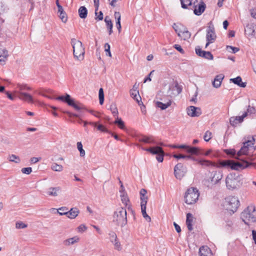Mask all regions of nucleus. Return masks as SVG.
<instances>
[{"label": "nucleus", "mask_w": 256, "mask_h": 256, "mask_svg": "<svg viewBox=\"0 0 256 256\" xmlns=\"http://www.w3.org/2000/svg\"><path fill=\"white\" fill-rule=\"evenodd\" d=\"M198 94V92L196 90L194 95L193 96L192 98L190 100V101L192 102H194V104H196L197 102V96Z\"/></svg>", "instance_id": "62"}, {"label": "nucleus", "mask_w": 256, "mask_h": 256, "mask_svg": "<svg viewBox=\"0 0 256 256\" xmlns=\"http://www.w3.org/2000/svg\"><path fill=\"white\" fill-rule=\"evenodd\" d=\"M250 145H243L240 150L237 152L236 158L240 159L238 157L242 155L247 154L248 150V146Z\"/></svg>", "instance_id": "27"}, {"label": "nucleus", "mask_w": 256, "mask_h": 256, "mask_svg": "<svg viewBox=\"0 0 256 256\" xmlns=\"http://www.w3.org/2000/svg\"><path fill=\"white\" fill-rule=\"evenodd\" d=\"M110 111L112 112V114H113L115 118L118 116V110L116 104H112L110 106Z\"/></svg>", "instance_id": "41"}, {"label": "nucleus", "mask_w": 256, "mask_h": 256, "mask_svg": "<svg viewBox=\"0 0 256 256\" xmlns=\"http://www.w3.org/2000/svg\"><path fill=\"white\" fill-rule=\"evenodd\" d=\"M172 27L175 32L177 33L178 36H181V32H182V28H185V27L182 25H178L176 24H173Z\"/></svg>", "instance_id": "34"}, {"label": "nucleus", "mask_w": 256, "mask_h": 256, "mask_svg": "<svg viewBox=\"0 0 256 256\" xmlns=\"http://www.w3.org/2000/svg\"><path fill=\"white\" fill-rule=\"evenodd\" d=\"M186 112L188 116L191 117H198L202 114L200 108L194 106H190L186 108Z\"/></svg>", "instance_id": "14"}, {"label": "nucleus", "mask_w": 256, "mask_h": 256, "mask_svg": "<svg viewBox=\"0 0 256 256\" xmlns=\"http://www.w3.org/2000/svg\"><path fill=\"white\" fill-rule=\"evenodd\" d=\"M9 160L10 162H14L16 163H19L20 162V158L19 157L14 154H12L9 156Z\"/></svg>", "instance_id": "49"}, {"label": "nucleus", "mask_w": 256, "mask_h": 256, "mask_svg": "<svg viewBox=\"0 0 256 256\" xmlns=\"http://www.w3.org/2000/svg\"><path fill=\"white\" fill-rule=\"evenodd\" d=\"M210 248L206 246H202L199 249L200 256H209Z\"/></svg>", "instance_id": "29"}, {"label": "nucleus", "mask_w": 256, "mask_h": 256, "mask_svg": "<svg viewBox=\"0 0 256 256\" xmlns=\"http://www.w3.org/2000/svg\"><path fill=\"white\" fill-rule=\"evenodd\" d=\"M61 188L60 186L50 187L47 189L46 194L49 196H57Z\"/></svg>", "instance_id": "21"}, {"label": "nucleus", "mask_w": 256, "mask_h": 256, "mask_svg": "<svg viewBox=\"0 0 256 256\" xmlns=\"http://www.w3.org/2000/svg\"><path fill=\"white\" fill-rule=\"evenodd\" d=\"M220 164L222 167L230 168L234 170H240L248 167L252 164L246 161L234 162L231 160H224L220 162Z\"/></svg>", "instance_id": "6"}, {"label": "nucleus", "mask_w": 256, "mask_h": 256, "mask_svg": "<svg viewBox=\"0 0 256 256\" xmlns=\"http://www.w3.org/2000/svg\"><path fill=\"white\" fill-rule=\"evenodd\" d=\"M230 81L241 88H245L246 86V83L242 82V79L240 76H238L236 78H231Z\"/></svg>", "instance_id": "28"}, {"label": "nucleus", "mask_w": 256, "mask_h": 256, "mask_svg": "<svg viewBox=\"0 0 256 256\" xmlns=\"http://www.w3.org/2000/svg\"><path fill=\"white\" fill-rule=\"evenodd\" d=\"M57 210V212L60 214V212H68V208L66 206L61 207L59 208Z\"/></svg>", "instance_id": "61"}, {"label": "nucleus", "mask_w": 256, "mask_h": 256, "mask_svg": "<svg viewBox=\"0 0 256 256\" xmlns=\"http://www.w3.org/2000/svg\"><path fill=\"white\" fill-rule=\"evenodd\" d=\"M174 148L184 149L186 152L190 154V155L182 154H174L173 156L177 159L188 158L195 160V158L192 155L198 156L203 154L201 149L198 147L192 146L190 145H178V146L174 145Z\"/></svg>", "instance_id": "1"}, {"label": "nucleus", "mask_w": 256, "mask_h": 256, "mask_svg": "<svg viewBox=\"0 0 256 256\" xmlns=\"http://www.w3.org/2000/svg\"><path fill=\"white\" fill-rule=\"evenodd\" d=\"M255 28H256V25H248L246 26V29L245 30V31L247 32L249 35L254 36L255 34Z\"/></svg>", "instance_id": "33"}, {"label": "nucleus", "mask_w": 256, "mask_h": 256, "mask_svg": "<svg viewBox=\"0 0 256 256\" xmlns=\"http://www.w3.org/2000/svg\"><path fill=\"white\" fill-rule=\"evenodd\" d=\"M240 218L245 224L249 225L250 222H256V210L254 206H248L240 214Z\"/></svg>", "instance_id": "2"}, {"label": "nucleus", "mask_w": 256, "mask_h": 256, "mask_svg": "<svg viewBox=\"0 0 256 256\" xmlns=\"http://www.w3.org/2000/svg\"><path fill=\"white\" fill-rule=\"evenodd\" d=\"M216 34L215 33L214 26H208L206 30V38L207 42L206 44V48L210 44L213 43L216 38Z\"/></svg>", "instance_id": "12"}, {"label": "nucleus", "mask_w": 256, "mask_h": 256, "mask_svg": "<svg viewBox=\"0 0 256 256\" xmlns=\"http://www.w3.org/2000/svg\"><path fill=\"white\" fill-rule=\"evenodd\" d=\"M182 92V88L178 85V83L174 84L170 86L169 90L168 93V94L172 96H176L180 94Z\"/></svg>", "instance_id": "17"}, {"label": "nucleus", "mask_w": 256, "mask_h": 256, "mask_svg": "<svg viewBox=\"0 0 256 256\" xmlns=\"http://www.w3.org/2000/svg\"><path fill=\"white\" fill-rule=\"evenodd\" d=\"M112 221L116 226H125L128 222L126 210L122 207L118 208L113 214Z\"/></svg>", "instance_id": "3"}, {"label": "nucleus", "mask_w": 256, "mask_h": 256, "mask_svg": "<svg viewBox=\"0 0 256 256\" xmlns=\"http://www.w3.org/2000/svg\"><path fill=\"white\" fill-rule=\"evenodd\" d=\"M130 94L132 98L137 102L139 106H141V104H142V98L139 94L138 90H130Z\"/></svg>", "instance_id": "22"}, {"label": "nucleus", "mask_w": 256, "mask_h": 256, "mask_svg": "<svg viewBox=\"0 0 256 256\" xmlns=\"http://www.w3.org/2000/svg\"><path fill=\"white\" fill-rule=\"evenodd\" d=\"M146 206L141 207L142 213L143 217L146 219V220H147L148 222H150L151 218L146 214Z\"/></svg>", "instance_id": "42"}, {"label": "nucleus", "mask_w": 256, "mask_h": 256, "mask_svg": "<svg viewBox=\"0 0 256 256\" xmlns=\"http://www.w3.org/2000/svg\"><path fill=\"white\" fill-rule=\"evenodd\" d=\"M104 48H105V51L108 53V55L111 57L112 56V54H111V53H110V44H108V43H106L104 44Z\"/></svg>", "instance_id": "57"}, {"label": "nucleus", "mask_w": 256, "mask_h": 256, "mask_svg": "<svg viewBox=\"0 0 256 256\" xmlns=\"http://www.w3.org/2000/svg\"><path fill=\"white\" fill-rule=\"evenodd\" d=\"M137 140L140 142L154 144H163L158 142L152 136H140L137 137Z\"/></svg>", "instance_id": "13"}, {"label": "nucleus", "mask_w": 256, "mask_h": 256, "mask_svg": "<svg viewBox=\"0 0 256 256\" xmlns=\"http://www.w3.org/2000/svg\"><path fill=\"white\" fill-rule=\"evenodd\" d=\"M222 178V175L220 172H216L212 178V182L214 184L217 183Z\"/></svg>", "instance_id": "39"}, {"label": "nucleus", "mask_w": 256, "mask_h": 256, "mask_svg": "<svg viewBox=\"0 0 256 256\" xmlns=\"http://www.w3.org/2000/svg\"><path fill=\"white\" fill-rule=\"evenodd\" d=\"M224 152L228 154L234 156L236 158V151L234 149H226L224 150Z\"/></svg>", "instance_id": "50"}, {"label": "nucleus", "mask_w": 256, "mask_h": 256, "mask_svg": "<svg viewBox=\"0 0 256 256\" xmlns=\"http://www.w3.org/2000/svg\"><path fill=\"white\" fill-rule=\"evenodd\" d=\"M27 227V225L22 222H18L16 224V228L18 229L24 228Z\"/></svg>", "instance_id": "52"}, {"label": "nucleus", "mask_w": 256, "mask_h": 256, "mask_svg": "<svg viewBox=\"0 0 256 256\" xmlns=\"http://www.w3.org/2000/svg\"><path fill=\"white\" fill-rule=\"evenodd\" d=\"M121 200L122 202L125 205L128 204V202H129L128 197L127 196L126 194H120Z\"/></svg>", "instance_id": "53"}, {"label": "nucleus", "mask_w": 256, "mask_h": 256, "mask_svg": "<svg viewBox=\"0 0 256 256\" xmlns=\"http://www.w3.org/2000/svg\"><path fill=\"white\" fill-rule=\"evenodd\" d=\"M56 100L64 101L68 104V100H70L71 98L69 94H66V96H62L57 97Z\"/></svg>", "instance_id": "45"}, {"label": "nucleus", "mask_w": 256, "mask_h": 256, "mask_svg": "<svg viewBox=\"0 0 256 256\" xmlns=\"http://www.w3.org/2000/svg\"><path fill=\"white\" fill-rule=\"evenodd\" d=\"M226 184L228 190H233L240 188L242 182L240 175L230 174L226 178Z\"/></svg>", "instance_id": "5"}, {"label": "nucleus", "mask_w": 256, "mask_h": 256, "mask_svg": "<svg viewBox=\"0 0 256 256\" xmlns=\"http://www.w3.org/2000/svg\"><path fill=\"white\" fill-rule=\"evenodd\" d=\"M239 206L240 201L238 198L234 196H228L224 202V208L227 210L232 212V214L236 211Z\"/></svg>", "instance_id": "7"}, {"label": "nucleus", "mask_w": 256, "mask_h": 256, "mask_svg": "<svg viewBox=\"0 0 256 256\" xmlns=\"http://www.w3.org/2000/svg\"><path fill=\"white\" fill-rule=\"evenodd\" d=\"M78 149L80 152V156H84L85 155L84 150L82 148V145H77Z\"/></svg>", "instance_id": "58"}, {"label": "nucleus", "mask_w": 256, "mask_h": 256, "mask_svg": "<svg viewBox=\"0 0 256 256\" xmlns=\"http://www.w3.org/2000/svg\"><path fill=\"white\" fill-rule=\"evenodd\" d=\"M59 17L62 22H66L67 21V16L64 12L59 13Z\"/></svg>", "instance_id": "54"}, {"label": "nucleus", "mask_w": 256, "mask_h": 256, "mask_svg": "<svg viewBox=\"0 0 256 256\" xmlns=\"http://www.w3.org/2000/svg\"><path fill=\"white\" fill-rule=\"evenodd\" d=\"M98 96H99L100 104L102 105L104 102V93L103 89L102 88H100L99 90Z\"/></svg>", "instance_id": "44"}, {"label": "nucleus", "mask_w": 256, "mask_h": 256, "mask_svg": "<svg viewBox=\"0 0 256 256\" xmlns=\"http://www.w3.org/2000/svg\"><path fill=\"white\" fill-rule=\"evenodd\" d=\"M114 124L118 125V126L122 130L125 129V125L124 122L120 118H118V116L116 118V120L114 122Z\"/></svg>", "instance_id": "37"}, {"label": "nucleus", "mask_w": 256, "mask_h": 256, "mask_svg": "<svg viewBox=\"0 0 256 256\" xmlns=\"http://www.w3.org/2000/svg\"><path fill=\"white\" fill-rule=\"evenodd\" d=\"M140 200H141V202H140L141 207L146 206L147 202H148V196H141L140 197Z\"/></svg>", "instance_id": "47"}, {"label": "nucleus", "mask_w": 256, "mask_h": 256, "mask_svg": "<svg viewBox=\"0 0 256 256\" xmlns=\"http://www.w3.org/2000/svg\"><path fill=\"white\" fill-rule=\"evenodd\" d=\"M255 142V139L254 138V136H246L244 139V142H242V144H254V142Z\"/></svg>", "instance_id": "38"}, {"label": "nucleus", "mask_w": 256, "mask_h": 256, "mask_svg": "<svg viewBox=\"0 0 256 256\" xmlns=\"http://www.w3.org/2000/svg\"><path fill=\"white\" fill-rule=\"evenodd\" d=\"M17 88H18V92H22L24 90H30L31 88L28 86L27 84H16Z\"/></svg>", "instance_id": "36"}, {"label": "nucleus", "mask_w": 256, "mask_h": 256, "mask_svg": "<svg viewBox=\"0 0 256 256\" xmlns=\"http://www.w3.org/2000/svg\"><path fill=\"white\" fill-rule=\"evenodd\" d=\"M182 7L184 8H188V6H192V0H180Z\"/></svg>", "instance_id": "43"}, {"label": "nucleus", "mask_w": 256, "mask_h": 256, "mask_svg": "<svg viewBox=\"0 0 256 256\" xmlns=\"http://www.w3.org/2000/svg\"><path fill=\"white\" fill-rule=\"evenodd\" d=\"M78 14L80 18H85L88 14L86 8L84 6H80L78 10Z\"/></svg>", "instance_id": "35"}, {"label": "nucleus", "mask_w": 256, "mask_h": 256, "mask_svg": "<svg viewBox=\"0 0 256 256\" xmlns=\"http://www.w3.org/2000/svg\"><path fill=\"white\" fill-rule=\"evenodd\" d=\"M212 138V133L210 132L207 131L206 132L204 138V140L206 142H208V140L211 138Z\"/></svg>", "instance_id": "55"}, {"label": "nucleus", "mask_w": 256, "mask_h": 256, "mask_svg": "<svg viewBox=\"0 0 256 256\" xmlns=\"http://www.w3.org/2000/svg\"><path fill=\"white\" fill-rule=\"evenodd\" d=\"M186 168L182 164H178L174 168V174L176 178L181 180L186 172Z\"/></svg>", "instance_id": "10"}, {"label": "nucleus", "mask_w": 256, "mask_h": 256, "mask_svg": "<svg viewBox=\"0 0 256 256\" xmlns=\"http://www.w3.org/2000/svg\"><path fill=\"white\" fill-rule=\"evenodd\" d=\"M8 56V50L4 48H0V62L4 64Z\"/></svg>", "instance_id": "23"}, {"label": "nucleus", "mask_w": 256, "mask_h": 256, "mask_svg": "<svg viewBox=\"0 0 256 256\" xmlns=\"http://www.w3.org/2000/svg\"><path fill=\"white\" fill-rule=\"evenodd\" d=\"M202 57L208 60H212L213 59L214 57L212 54L210 52L204 51Z\"/></svg>", "instance_id": "48"}, {"label": "nucleus", "mask_w": 256, "mask_h": 256, "mask_svg": "<svg viewBox=\"0 0 256 256\" xmlns=\"http://www.w3.org/2000/svg\"><path fill=\"white\" fill-rule=\"evenodd\" d=\"M194 12L196 15L200 16L204 12L206 8V4L203 2L194 5Z\"/></svg>", "instance_id": "20"}, {"label": "nucleus", "mask_w": 256, "mask_h": 256, "mask_svg": "<svg viewBox=\"0 0 256 256\" xmlns=\"http://www.w3.org/2000/svg\"><path fill=\"white\" fill-rule=\"evenodd\" d=\"M226 50L229 52L235 54L236 52L239 51V48L236 47H234L230 46H226Z\"/></svg>", "instance_id": "51"}, {"label": "nucleus", "mask_w": 256, "mask_h": 256, "mask_svg": "<svg viewBox=\"0 0 256 256\" xmlns=\"http://www.w3.org/2000/svg\"><path fill=\"white\" fill-rule=\"evenodd\" d=\"M140 148L146 151L150 152L152 155H156V158L159 162H163L164 153L161 147L152 146L146 148L140 147Z\"/></svg>", "instance_id": "9"}, {"label": "nucleus", "mask_w": 256, "mask_h": 256, "mask_svg": "<svg viewBox=\"0 0 256 256\" xmlns=\"http://www.w3.org/2000/svg\"><path fill=\"white\" fill-rule=\"evenodd\" d=\"M246 116L247 112H244L241 116H232L230 118V124L233 126H236L238 124L242 123Z\"/></svg>", "instance_id": "15"}, {"label": "nucleus", "mask_w": 256, "mask_h": 256, "mask_svg": "<svg viewBox=\"0 0 256 256\" xmlns=\"http://www.w3.org/2000/svg\"><path fill=\"white\" fill-rule=\"evenodd\" d=\"M70 44L72 46L74 58L76 60H82L84 59L85 50L82 42L76 38H72Z\"/></svg>", "instance_id": "4"}, {"label": "nucleus", "mask_w": 256, "mask_h": 256, "mask_svg": "<svg viewBox=\"0 0 256 256\" xmlns=\"http://www.w3.org/2000/svg\"><path fill=\"white\" fill-rule=\"evenodd\" d=\"M160 100L156 102V106L162 110H166L172 104V96L168 94V96L160 98Z\"/></svg>", "instance_id": "11"}, {"label": "nucleus", "mask_w": 256, "mask_h": 256, "mask_svg": "<svg viewBox=\"0 0 256 256\" xmlns=\"http://www.w3.org/2000/svg\"><path fill=\"white\" fill-rule=\"evenodd\" d=\"M97 129L98 130L101 131L102 132H108V130L104 126H103L102 124H98L97 126Z\"/></svg>", "instance_id": "59"}, {"label": "nucleus", "mask_w": 256, "mask_h": 256, "mask_svg": "<svg viewBox=\"0 0 256 256\" xmlns=\"http://www.w3.org/2000/svg\"><path fill=\"white\" fill-rule=\"evenodd\" d=\"M32 172V168L30 167L24 168L22 169V172L23 174H29Z\"/></svg>", "instance_id": "56"}, {"label": "nucleus", "mask_w": 256, "mask_h": 256, "mask_svg": "<svg viewBox=\"0 0 256 256\" xmlns=\"http://www.w3.org/2000/svg\"><path fill=\"white\" fill-rule=\"evenodd\" d=\"M200 196V194L196 188H190L187 190L185 193L184 202L188 204H192L196 202Z\"/></svg>", "instance_id": "8"}, {"label": "nucleus", "mask_w": 256, "mask_h": 256, "mask_svg": "<svg viewBox=\"0 0 256 256\" xmlns=\"http://www.w3.org/2000/svg\"><path fill=\"white\" fill-rule=\"evenodd\" d=\"M194 160L197 161L202 166H209L212 164L211 162L207 160H198L195 158Z\"/></svg>", "instance_id": "46"}, {"label": "nucleus", "mask_w": 256, "mask_h": 256, "mask_svg": "<svg viewBox=\"0 0 256 256\" xmlns=\"http://www.w3.org/2000/svg\"><path fill=\"white\" fill-rule=\"evenodd\" d=\"M14 92L18 94V98L22 100L25 101L28 103H33L34 102L32 96L28 93L16 91H15Z\"/></svg>", "instance_id": "16"}, {"label": "nucleus", "mask_w": 256, "mask_h": 256, "mask_svg": "<svg viewBox=\"0 0 256 256\" xmlns=\"http://www.w3.org/2000/svg\"><path fill=\"white\" fill-rule=\"evenodd\" d=\"M190 32L185 28H182V32H181V36L179 37L186 40H188L190 38Z\"/></svg>", "instance_id": "30"}, {"label": "nucleus", "mask_w": 256, "mask_h": 256, "mask_svg": "<svg viewBox=\"0 0 256 256\" xmlns=\"http://www.w3.org/2000/svg\"><path fill=\"white\" fill-rule=\"evenodd\" d=\"M41 160V158H32L30 160V162L32 164H35Z\"/></svg>", "instance_id": "64"}, {"label": "nucleus", "mask_w": 256, "mask_h": 256, "mask_svg": "<svg viewBox=\"0 0 256 256\" xmlns=\"http://www.w3.org/2000/svg\"><path fill=\"white\" fill-rule=\"evenodd\" d=\"M108 28V29L109 34H111L112 32L113 24L109 16H106L104 18Z\"/></svg>", "instance_id": "32"}, {"label": "nucleus", "mask_w": 256, "mask_h": 256, "mask_svg": "<svg viewBox=\"0 0 256 256\" xmlns=\"http://www.w3.org/2000/svg\"><path fill=\"white\" fill-rule=\"evenodd\" d=\"M174 47L181 54H184V52L181 46L179 44H175Z\"/></svg>", "instance_id": "60"}, {"label": "nucleus", "mask_w": 256, "mask_h": 256, "mask_svg": "<svg viewBox=\"0 0 256 256\" xmlns=\"http://www.w3.org/2000/svg\"><path fill=\"white\" fill-rule=\"evenodd\" d=\"M79 212L80 211L77 208H73L68 210V212H60V215H66L68 218L73 219L78 216Z\"/></svg>", "instance_id": "18"}, {"label": "nucleus", "mask_w": 256, "mask_h": 256, "mask_svg": "<svg viewBox=\"0 0 256 256\" xmlns=\"http://www.w3.org/2000/svg\"><path fill=\"white\" fill-rule=\"evenodd\" d=\"M224 78V76L222 74L217 75L212 82L213 86L216 88H218L220 86Z\"/></svg>", "instance_id": "24"}, {"label": "nucleus", "mask_w": 256, "mask_h": 256, "mask_svg": "<svg viewBox=\"0 0 256 256\" xmlns=\"http://www.w3.org/2000/svg\"><path fill=\"white\" fill-rule=\"evenodd\" d=\"M247 112V115L248 114V113H250V114L254 113L255 112V108L254 107L250 106H249L248 108L247 112Z\"/></svg>", "instance_id": "63"}, {"label": "nucleus", "mask_w": 256, "mask_h": 256, "mask_svg": "<svg viewBox=\"0 0 256 256\" xmlns=\"http://www.w3.org/2000/svg\"><path fill=\"white\" fill-rule=\"evenodd\" d=\"M110 236V240L114 244V248L118 250H120L122 249L120 243L118 239L116 234L114 232H111L109 234Z\"/></svg>", "instance_id": "19"}, {"label": "nucleus", "mask_w": 256, "mask_h": 256, "mask_svg": "<svg viewBox=\"0 0 256 256\" xmlns=\"http://www.w3.org/2000/svg\"><path fill=\"white\" fill-rule=\"evenodd\" d=\"M192 218L193 216L192 214L190 213H188L186 214V224L189 231H192L193 229L192 224L193 220Z\"/></svg>", "instance_id": "26"}, {"label": "nucleus", "mask_w": 256, "mask_h": 256, "mask_svg": "<svg viewBox=\"0 0 256 256\" xmlns=\"http://www.w3.org/2000/svg\"><path fill=\"white\" fill-rule=\"evenodd\" d=\"M51 169L54 171L60 172L62 170L63 166L56 163H53L51 166Z\"/></svg>", "instance_id": "40"}, {"label": "nucleus", "mask_w": 256, "mask_h": 256, "mask_svg": "<svg viewBox=\"0 0 256 256\" xmlns=\"http://www.w3.org/2000/svg\"><path fill=\"white\" fill-rule=\"evenodd\" d=\"M79 240V238L77 236H76L64 240L63 242V244L66 246H70L76 242H78Z\"/></svg>", "instance_id": "25"}, {"label": "nucleus", "mask_w": 256, "mask_h": 256, "mask_svg": "<svg viewBox=\"0 0 256 256\" xmlns=\"http://www.w3.org/2000/svg\"><path fill=\"white\" fill-rule=\"evenodd\" d=\"M68 104L69 106H72L74 109L78 110L82 108V106L81 104L75 102L74 100L72 99H71L68 101Z\"/></svg>", "instance_id": "31"}]
</instances>
